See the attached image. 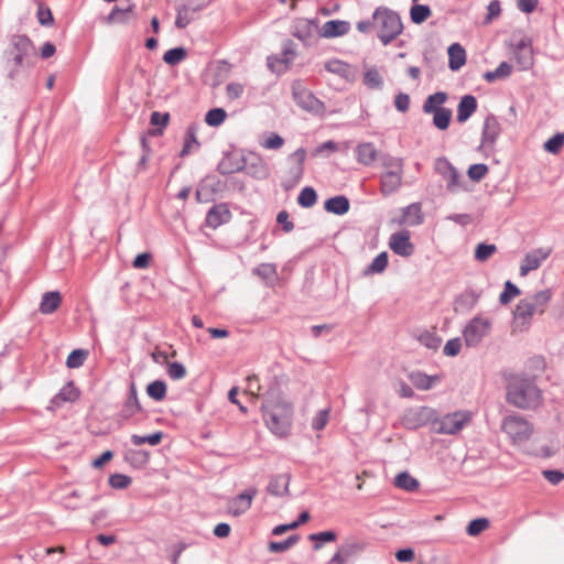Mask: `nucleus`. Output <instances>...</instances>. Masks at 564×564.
<instances>
[{
	"label": "nucleus",
	"mask_w": 564,
	"mask_h": 564,
	"mask_svg": "<svg viewBox=\"0 0 564 564\" xmlns=\"http://www.w3.org/2000/svg\"><path fill=\"white\" fill-rule=\"evenodd\" d=\"M166 384L162 380H155L147 387L148 395L155 401H162L166 395Z\"/></svg>",
	"instance_id": "obj_42"
},
{
	"label": "nucleus",
	"mask_w": 564,
	"mask_h": 564,
	"mask_svg": "<svg viewBox=\"0 0 564 564\" xmlns=\"http://www.w3.org/2000/svg\"><path fill=\"white\" fill-rule=\"evenodd\" d=\"M349 31V24L345 21L332 20L324 23L321 34L324 37H336L346 34Z\"/></svg>",
	"instance_id": "obj_26"
},
{
	"label": "nucleus",
	"mask_w": 564,
	"mask_h": 564,
	"mask_svg": "<svg viewBox=\"0 0 564 564\" xmlns=\"http://www.w3.org/2000/svg\"><path fill=\"white\" fill-rule=\"evenodd\" d=\"M177 14L175 19V25L178 29L186 28L192 20L194 19L195 9L188 8L186 6L177 7Z\"/></svg>",
	"instance_id": "obj_36"
},
{
	"label": "nucleus",
	"mask_w": 564,
	"mask_h": 564,
	"mask_svg": "<svg viewBox=\"0 0 564 564\" xmlns=\"http://www.w3.org/2000/svg\"><path fill=\"white\" fill-rule=\"evenodd\" d=\"M306 160V151L303 148L295 150L286 159L288 169L282 180V186L289 191L296 186L304 174V162Z\"/></svg>",
	"instance_id": "obj_7"
},
{
	"label": "nucleus",
	"mask_w": 564,
	"mask_h": 564,
	"mask_svg": "<svg viewBox=\"0 0 564 564\" xmlns=\"http://www.w3.org/2000/svg\"><path fill=\"white\" fill-rule=\"evenodd\" d=\"M409 378L412 384L420 390L431 389L432 386L441 379L438 376H427L420 371L412 372Z\"/></svg>",
	"instance_id": "obj_31"
},
{
	"label": "nucleus",
	"mask_w": 564,
	"mask_h": 564,
	"mask_svg": "<svg viewBox=\"0 0 564 564\" xmlns=\"http://www.w3.org/2000/svg\"><path fill=\"white\" fill-rule=\"evenodd\" d=\"M424 220L421 204H411L402 210V217L394 220L398 225L417 226Z\"/></svg>",
	"instance_id": "obj_19"
},
{
	"label": "nucleus",
	"mask_w": 564,
	"mask_h": 564,
	"mask_svg": "<svg viewBox=\"0 0 564 564\" xmlns=\"http://www.w3.org/2000/svg\"><path fill=\"white\" fill-rule=\"evenodd\" d=\"M477 110V100L471 95H465L462 97L457 106L456 119L459 123L467 121L474 112Z\"/></svg>",
	"instance_id": "obj_22"
},
{
	"label": "nucleus",
	"mask_w": 564,
	"mask_h": 564,
	"mask_svg": "<svg viewBox=\"0 0 564 564\" xmlns=\"http://www.w3.org/2000/svg\"><path fill=\"white\" fill-rule=\"evenodd\" d=\"M299 541V535H291L285 541L270 542L269 551L272 553H281L292 547Z\"/></svg>",
	"instance_id": "obj_54"
},
{
	"label": "nucleus",
	"mask_w": 564,
	"mask_h": 564,
	"mask_svg": "<svg viewBox=\"0 0 564 564\" xmlns=\"http://www.w3.org/2000/svg\"><path fill=\"white\" fill-rule=\"evenodd\" d=\"M460 347V339L454 338L445 344L443 351L446 356H456L459 352Z\"/></svg>",
	"instance_id": "obj_64"
},
{
	"label": "nucleus",
	"mask_w": 564,
	"mask_h": 564,
	"mask_svg": "<svg viewBox=\"0 0 564 564\" xmlns=\"http://www.w3.org/2000/svg\"><path fill=\"white\" fill-rule=\"evenodd\" d=\"M435 172L446 183V188L451 193H457L464 188L463 176L445 158H437L434 162Z\"/></svg>",
	"instance_id": "obj_10"
},
{
	"label": "nucleus",
	"mask_w": 564,
	"mask_h": 564,
	"mask_svg": "<svg viewBox=\"0 0 564 564\" xmlns=\"http://www.w3.org/2000/svg\"><path fill=\"white\" fill-rule=\"evenodd\" d=\"M447 100V94L443 91H437L435 94L430 95L423 104V111L425 113H432L440 109H445L442 107Z\"/></svg>",
	"instance_id": "obj_32"
},
{
	"label": "nucleus",
	"mask_w": 564,
	"mask_h": 564,
	"mask_svg": "<svg viewBox=\"0 0 564 564\" xmlns=\"http://www.w3.org/2000/svg\"><path fill=\"white\" fill-rule=\"evenodd\" d=\"M260 144L267 150H279L284 145V139L278 133L271 132L262 139Z\"/></svg>",
	"instance_id": "obj_49"
},
{
	"label": "nucleus",
	"mask_w": 564,
	"mask_h": 564,
	"mask_svg": "<svg viewBox=\"0 0 564 564\" xmlns=\"http://www.w3.org/2000/svg\"><path fill=\"white\" fill-rule=\"evenodd\" d=\"M62 303V295L58 291H50L43 294L39 311L42 314L54 313Z\"/></svg>",
	"instance_id": "obj_25"
},
{
	"label": "nucleus",
	"mask_w": 564,
	"mask_h": 564,
	"mask_svg": "<svg viewBox=\"0 0 564 564\" xmlns=\"http://www.w3.org/2000/svg\"><path fill=\"white\" fill-rule=\"evenodd\" d=\"M243 85L240 84V83H229L227 86H226V94H227V97L231 100L234 99H238L242 96L243 94Z\"/></svg>",
	"instance_id": "obj_63"
},
{
	"label": "nucleus",
	"mask_w": 564,
	"mask_h": 564,
	"mask_svg": "<svg viewBox=\"0 0 564 564\" xmlns=\"http://www.w3.org/2000/svg\"><path fill=\"white\" fill-rule=\"evenodd\" d=\"M502 430L516 445L527 442L533 432L532 425L523 417L517 415L506 417L502 422Z\"/></svg>",
	"instance_id": "obj_8"
},
{
	"label": "nucleus",
	"mask_w": 564,
	"mask_h": 564,
	"mask_svg": "<svg viewBox=\"0 0 564 564\" xmlns=\"http://www.w3.org/2000/svg\"><path fill=\"white\" fill-rule=\"evenodd\" d=\"M511 74V65L507 62H502L494 72H488L484 75V78L491 83L497 78H506Z\"/></svg>",
	"instance_id": "obj_51"
},
{
	"label": "nucleus",
	"mask_w": 564,
	"mask_h": 564,
	"mask_svg": "<svg viewBox=\"0 0 564 564\" xmlns=\"http://www.w3.org/2000/svg\"><path fill=\"white\" fill-rule=\"evenodd\" d=\"M328 419H329L328 410H322V411L317 412L312 421V427L316 431L323 430L326 426Z\"/></svg>",
	"instance_id": "obj_62"
},
{
	"label": "nucleus",
	"mask_w": 564,
	"mask_h": 564,
	"mask_svg": "<svg viewBox=\"0 0 564 564\" xmlns=\"http://www.w3.org/2000/svg\"><path fill=\"white\" fill-rule=\"evenodd\" d=\"M471 421L469 411H456L432 421V430L437 434H456Z\"/></svg>",
	"instance_id": "obj_6"
},
{
	"label": "nucleus",
	"mask_w": 564,
	"mask_h": 564,
	"mask_svg": "<svg viewBox=\"0 0 564 564\" xmlns=\"http://www.w3.org/2000/svg\"><path fill=\"white\" fill-rule=\"evenodd\" d=\"M290 481L291 476L289 474L276 475L270 479L267 490L272 496H288L290 492Z\"/></svg>",
	"instance_id": "obj_20"
},
{
	"label": "nucleus",
	"mask_w": 564,
	"mask_h": 564,
	"mask_svg": "<svg viewBox=\"0 0 564 564\" xmlns=\"http://www.w3.org/2000/svg\"><path fill=\"white\" fill-rule=\"evenodd\" d=\"M432 15V11L427 6L414 4L410 10V18L413 23L421 24Z\"/></svg>",
	"instance_id": "obj_43"
},
{
	"label": "nucleus",
	"mask_w": 564,
	"mask_h": 564,
	"mask_svg": "<svg viewBox=\"0 0 564 564\" xmlns=\"http://www.w3.org/2000/svg\"><path fill=\"white\" fill-rule=\"evenodd\" d=\"M325 68L329 73L337 74L345 78H349V77L354 76L352 67L349 64L338 61V59H333V61L327 62L325 64Z\"/></svg>",
	"instance_id": "obj_34"
},
{
	"label": "nucleus",
	"mask_w": 564,
	"mask_h": 564,
	"mask_svg": "<svg viewBox=\"0 0 564 564\" xmlns=\"http://www.w3.org/2000/svg\"><path fill=\"white\" fill-rule=\"evenodd\" d=\"M372 24L378 37L384 45L398 37L403 30L399 14L387 8H378L373 12Z\"/></svg>",
	"instance_id": "obj_3"
},
{
	"label": "nucleus",
	"mask_w": 564,
	"mask_h": 564,
	"mask_svg": "<svg viewBox=\"0 0 564 564\" xmlns=\"http://www.w3.org/2000/svg\"><path fill=\"white\" fill-rule=\"evenodd\" d=\"M366 549V543L359 540H350L343 543L337 553L347 562L350 557L359 555Z\"/></svg>",
	"instance_id": "obj_27"
},
{
	"label": "nucleus",
	"mask_w": 564,
	"mask_h": 564,
	"mask_svg": "<svg viewBox=\"0 0 564 564\" xmlns=\"http://www.w3.org/2000/svg\"><path fill=\"white\" fill-rule=\"evenodd\" d=\"M186 57V50L183 47H175L166 51L163 55V61L169 65H176Z\"/></svg>",
	"instance_id": "obj_50"
},
{
	"label": "nucleus",
	"mask_w": 564,
	"mask_h": 564,
	"mask_svg": "<svg viewBox=\"0 0 564 564\" xmlns=\"http://www.w3.org/2000/svg\"><path fill=\"white\" fill-rule=\"evenodd\" d=\"M36 18L42 26H52L54 24L52 10L43 2H39Z\"/></svg>",
	"instance_id": "obj_45"
},
{
	"label": "nucleus",
	"mask_w": 564,
	"mask_h": 564,
	"mask_svg": "<svg viewBox=\"0 0 564 564\" xmlns=\"http://www.w3.org/2000/svg\"><path fill=\"white\" fill-rule=\"evenodd\" d=\"M8 47L4 55L8 62H18L34 64L36 59V48L33 41L26 34H11L8 37Z\"/></svg>",
	"instance_id": "obj_5"
},
{
	"label": "nucleus",
	"mask_w": 564,
	"mask_h": 564,
	"mask_svg": "<svg viewBox=\"0 0 564 564\" xmlns=\"http://www.w3.org/2000/svg\"><path fill=\"white\" fill-rule=\"evenodd\" d=\"M394 485L400 489L414 491L419 487V481L408 473H400L394 478Z\"/></svg>",
	"instance_id": "obj_38"
},
{
	"label": "nucleus",
	"mask_w": 564,
	"mask_h": 564,
	"mask_svg": "<svg viewBox=\"0 0 564 564\" xmlns=\"http://www.w3.org/2000/svg\"><path fill=\"white\" fill-rule=\"evenodd\" d=\"M294 52L291 50H284L282 58H274L269 61V66L274 72H284L288 69L289 64L294 58Z\"/></svg>",
	"instance_id": "obj_40"
},
{
	"label": "nucleus",
	"mask_w": 564,
	"mask_h": 564,
	"mask_svg": "<svg viewBox=\"0 0 564 564\" xmlns=\"http://www.w3.org/2000/svg\"><path fill=\"white\" fill-rule=\"evenodd\" d=\"M381 165L384 172H403L404 162L403 159L384 154L381 156Z\"/></svg>",
	"instance_id": "obj_41"
},
{
	"label": "nucleus",
	"mask_w": 564,
	"mask_h": 564,
	"mask_svg": "<svg viewBox=\"0 0 564 564\" xmlns=\"http://www.w3.org/2000/svg\"><path fill=\"white\" fill-rule=\"evenodd\" d=\"M489 527V521L485 518L475 519L469 522L466 532L470 536H476Z\"/></svg>",
	"instance_id": "obj_55"
},
{
	"label": "nucleus",
	"mask_w": 564,
	"mask_h": 564,
	"mask_svg": "<svg viewBox=\"0 0 564 564\" xmlns=\"http://www.w3.org/2000/svg\"><path fill=\"white\" fill-rule=\"evenodd\" d=\"M166 372L173 380L183 379L187 373L186 368L181 362L170 361L166 364Z\"/></svg>",
	"instance_id": "obj_58"
},
{
	"label": "nucleus",
	"mask_w": 564,
	"mask_h": 564,
	"mask_svg": "<svg viewBox=\"0 0 564 564\" xmlns=\"http://www.w3.org/2000/svg\"><path fill=\"white\" fill-rule=\"evenodd\" d=\"M403 172H383L380 176V189L382 195L395 193L402 186Z\"/></svg>",
	"instance_id": "obj_18"
},
{
	"label": "nucleus",
	"mask_w": 564,
	"mask_h": 564,
	"mask_svg": "<svg viewBox=\"0 0 564 564\" xmlns=\"http://www.w3.org/2000/svg\"><path fill=\"white\" fill-rule=\"evenodd\" d=\"M241 169L246 174L257 180H265L270 175L268 163L260 155L253 153L246 158Z\"/></svg>",
	"instance_id": "obj_14"
},
{
	"label": "nucleus",
	"mask_w": 564,
	"mask_h": 564,
	"mask_svg": "<svg viewBox=\"0 0 564 564\" xmlns=\"http://www.w3.org/2000/svg\"><path fill=\"white\" fill-rule=\"evenodd\" d=\"M8 78L12 82V85L14 83H20L24 79H26V68L32 67L34 64L30 63H22L19 65L18 62H8Z\"/></svg>",
	"instance_id": "obj_29"
},
{
	"label": "nucleus",
	"mask_w": 564,
	"mask_h": 564,
	"mask_svg": "<svg viewBox=\"0 0 564 564\" xmlns=\"http://www.w3.org/2000/svg\"><path fill=\"white\" fill-rule=\"evenodd\" d=\"M519 294L520 290L510 281H507L505 284V290L499 296V301L501 304H508L512 299H514Z\"/></svg>",
	"instance_id": "obj_59"
},
{
	"label": "nucleus",
	"mask_w": 564,
	"mask_h": 564,
	"mask_svg": "<svg viewBox=\"0 0 564 564\" xmlns=\"http://www.w3.org/2000/svg\"><path fill=\"white\" fill-rule=\"evenodd\" d=\"M258 490L256 488H250L245 492L238 495L232 498L228 502V512L235 517H239L247 512L252 503L253 498L257 496Z\"/></svg>",
	"instance_id": "obj_17"
},
{
	"label": "nucleus",
	"mask_w": 564,
	"mask_h": 564,
	"mask_svg": "<svg viewBox=\"0 0 564 564\" xmlns=\"http://www.w3.org/2000/svg\"><path fill=\"white\" fill-rule=\"evenodd\" d=\"M409 230H400L392 234L389 238V248L398 256L410 257L414 251Z\"/></svg>",
	"instance_id": "obj_12"
},
{
	"label": "nucleus",
	"mask_w": 564,
	"mask_h": 564,
	"mask_svg": "<svg viewBox=\"0 0 564 564\" xmlns=\"http://www.w3.org/2000/svg\"><path fill=\"white\" fill-rule=\"evenodd\" d=\"M496 250L497 247L495 245L479 243L475 251V258L478 261H486L496 252Z\"/></svg>",
	"instance_id": "obj_60"
},
{
	"label": "nucleus",
	"mask_w": 564,
	"mask_h": 564,
	"mask_svg": "<svg viewBox=\"0 0 564 564\" xmlns=\"http://www.w3.org/2000/svg\"><path fill=\"white\" fill-rule=\"evenodd\" d=\"M551 296V292L549 290H544L522 299L514 310L516 325L527 327L533 315L543 314L547 307Z\"/></svg>",
	"instance_id": "obj_4"
},
{
	"label": "nucleus",
	"mask_w": 564,
	"mask_h": 564,
	"mask_svg": "<svg viewBox=\"0 0 564 564\" xmlns=\"http://www.w3.org/2000/svg\"><path fill=\"white\" fill-rule=\"evenodd\" d=\"M466 63V52L464 47L454 43L448 47V66L452 70L459 69Z\"/></svg>",
	"instance_id": "obj_28"
},
{
	"label": "nucleus",
	"mask_w": 564,
	"mask_h": 564,
	"mask_svg": "<svg viewBox=\"0 0 564 564\" xmlns=\"http://www.w3.org/2000/svg\"><path fill=\"white\" fill-rule=\"evenodd\" d=\"M520 70H528L534 64L533 48L529 39H521L513 51Z\"/></svg>",
	"instance_id": "obj_15"
},
{
	"label": "nucleus",
	"mask_w": 564,
	"mask_h": 564,
	"mask_svg": "<svg viewBox=\"0 0 564 564\" xmlns=\"http://www.w3.org/2000/svg\"><path fill=\"white\" fill-rule=\"evenodd\" d=\"M134 4L129 0L123 7H115L111 13L108 15V22L124 23L130 20L133 15Z\"/></svg>",
	"instance_id": "obj_30"
},
{
	"label": "nucleus",
	"mask_w": 564,
	"mask_h": 564,
	"mask_svg": "<svg viewBox=\"0 0 564 564\" xmlns=\"http://www.w3.org/2000/svg\"><path fill=\"white\" fill-rule=\"evenodd\" d=\"M199 147V142L196 138V129L194 127H189L185 134L184 145L181 151V155L185 156L191 153L193 149H197Z\"/></svg>",
	"instance_id": "obj_44"
},
{
	"label": "nucleus",
	"mask_w": 564,
	"mask_h": 564,
	"mask_svg": "<svg viewBox=\"0 0 564 564\" xmlns=\"http://www.w3.org/2000/svg\"><path fill=\"white\" fill-rule=\"evenodd\" d=\"M316 199H317L316 192L312 187H305L301 191V193L297 197V203L302 207L310 208L316 203Z\"/></svg>",
	"instance_id": "obj_53"
},
{
	"label": "nucleus",
	"mask_w": 564,
	"mask_h": 564,
	"mask_svg": "<svg viewBox=\"0 0 564 564\" xmlns=\"http://www.w3.org/2000/svg\"><path fill=\"white\" fill-rule=\"evenodd\" d=\"M507 400L518 408H536L541 403V391L532 380L512 376L508 382Z\"/></svg>",
	"instance_id": "obj_2"
},
{
	"label": "nucleus",
	"mask_w": 564,
	"mask_h": 564,
	"mask_svg": "<svg viewBox=\"0 0 564 564\" xmlns=\"http://www.w3.org/2000/svg\"><path fill=\"white\" fill-rule=\"evenodd\" d=\"M564 145V133H556L543 145L544 150L552 154H558Z\"/></svg>",
	"instance_id": "obj_48"
},
{
	"label": "nucleus",
	"mask_w": 564,
	"mask_h": 564,
	"mask_svg": "<svg viewBox=\"0 0 564 564\" xmlns=\"http://www.w3.org/2000/svg\"><path fill=\"white\" fill-rule=\"evenodd\" d=\"M433 115V124L440 130H446L449 127L453 112L449 108L440 109Z\"/></svg>",
	"instance_id": "obj_37"
},
{
	"label": "nucleus",
	"mask_w": 564,
	"mask_h": 564,
	"mask_svg": "<svg viewBox=\"0 0 564 564\" xmlns=\"http://www.w3.org/2000/svg\"><path fill=\"white\" fill-rule=\"evenodd\" d=\"M88 356V350L76 348L73 349L66 358V367L69 369H75L84 365L86 358Z\"/></svg>",
	"instance_id": "obj_39"
},
{
	"label": "nucleus",
	"mask_w": 564,
	"mask_h": 564,
	"mask_svg": "<svg viewBox=\"0 0 564 564\" xmlns=\"http://www.w3.org/2000/svg\"><path fill=\"white\" fill-rule=\"evenodd\" d=\"M364 83L370 88H379L382 85V78L376 68H369L364 75Z\"/></svg>",
	"instance_id": "obj_57"
},
{
	"label": "nucleus",
	"mask_w": 564,
	"mask_h": 564,
	"mask_svg": "<svg viewBox=\"0 0 564 564\" xmlns=\"http://www.w3.org/2000/svg\"><path fill=\"white\" fill-rule=\"evenodd\" d=\"M551 253L550 247L536 248L525 253L520 264V275L525 276L531 271L538 270Z\"/></svg>",
	"instance_id": "obj_11"
},
{
	"label": "nucleus",
	"mask_w": 564,
	"mask_h": 564,
	"mask_svg": "<svg viewBox=\"0 0 564 564\" xmlns=\"http://www.w3.org/2000/svg\"><path fill=\"white\" fill-rule=\"evenodd\" d=\"M231 215L226 205L220 204L212 207L206 217V224L212 228H217L227 223Z\"/></svg>",
	"instance_id": "obj_21"
},
{
	"label": "nucleus",
	"mask_w": 564,
	"mask_h": 564,
	"mask_svg": "<svg viewBox=\"0 0 564 564\" xmlns=\"http://www.w3.org/2000/svg\"><path fill=\"white\" fill-rule=\"evenodd\" d=\"M132 482V479L123 474H113L109 478V484L115 489L128 488Z\"/></svg>",
	"instance_id": "obj_61"
},
{
	"label": "nucleus",
	"mask_w": 564,
	"mask_h": 564,
	"mask_svg": "<svg viewBox=\"0 0 564 564\" xmlns=\"http://www.w3.org/2000/svg\"><path fill=\"white\" fill-rule=\"evenodd\" d=\"M163 438V433L162 432H156V433H153L151 435H148V436H140V435H132L131 436V441L133 443V445L135 446H140V445H143L145 443L152 445V446H155L158 444L161 443Z\"/></svg>",
	"instance_id": "obj_52"
},
{
	"label": "nucleus",
	"mask_w": 564,
	"mask_h": 564,
	"mask_svg": "<svg viewBox=\"0 0 564 564\" xmlns=\"http://www.w3.org/2000/svg\"><path fill=\"white\" fill-rule=\"evenodd\" d=\"M492 328V321L488 317L476 316L465 327L463 338L468 347L477 346L487 337Z\"/></svg>",
	"instance_id": "obj_9"
},
{
	"label": "nucleus",
	"mask_w": 564,
	"mask_h": 564,
	"mask_svg": "<svg viewBox=\"0 0 564 564\" xmlns=\"http://www.w3.org/2000/svg\"><path fill=\"white\" fill-rule=\"evenodd\" d=\"M388 260H389L388 253L386 251H382L366 268L365 274L370 275V274H376V273H382L388 265Z\"/></svg>",
	"instance_id": "obj_35"
},
{
	"label": "nucleus",
	"mask_w": 564,
	"mask_h": 564,
	"mask_svg": "<svg viewBox=\"0 0 564 564\" xmlns=\"http://www.w3.org/2000/svg\"><path fill=\"white\" fill-rule=\"evenodd\" d=\"M325 209L336 215H344L349 210V200L345 196H335L325 202Z\"/></svg>",
	"instance_id": "obj_33"
},
{
	"label": "nucleus",
	"mask_w": 564,
	"mask_h": 564,
	"mask_svg": "<svg viewBox=\"0 0 564 564\" xmlns=\"http://www.w3.org/2000/svg\"><path fill=\"white\" fill-rule=\"evenodd\" d=\"M488 166L486 164H473L469 166L467 174L474 182H480L488 174Z\"/></svg>",
	"instance_id": "obj_56"
},
{
	"label": "nucleus",
	"mask_w": 564,
	"mask_h": 564,
	"mask_svg": "<svg viewBox=\"0 0 564 564\" xmlns=\"http://www.w3.org/2000/svg\"><path fill=\"white\" fill-rule=\"evenodd\" d=\"M501 132V126L495 116L486 117L484 121L481 147L492 150Z\"/></svg>",
	"instance_id": "obj_16"
},
{
	"label": "nucleus",
	"mask_w": 564,
	"mask_h": 564,
	"mask_svg": "<svg viewBox=\"0 0 564 564\" xmlns=\"http://www.w3.org/2000/svg\"><path fill=\"white\" fill-rule=\"evenodd\" d=\"M267 427L276 436L284 437L292 426L293 406L281 397L265 400L261 406Z\"/></svg>",
	"instance_id": "obj_1"
},
{
	"label": "nucleus",
	"mask_w": 564,
	"mask_h": 564,
	"mask_svg": "<svg viewBox=\"0 0 564 564\" xmlns=\"http://www.w3.org/2000/svg\"><path fill=\"white\" fill-rule=\"evenodd\" d=\"M356 159L362 165H371L378 159V151L370 142H364L356 147Z\"/></svg>",
	"instance_id": "obj_23"
},
{
	"label": "nucleus",
	"mask_w": 564,
	"mask_h": 564,
	"mask_svg": "<svg viewBox=\"0 0 564 564\" xmlns=\"http://www.w3.org/2000/svg\"><path fill=\"white\" fill-rule=\"evenodd\" d=\"M417 340L429 349H437L441 344V338L435 334V332L424 330L422 332Z\"/></svg>",
	"instance_id": "obj_47"
},
{
	"label": "nucleus",
	"mask_w": 564,
	"mask_h": 564,
	"mask_svg": "<svg viewBox=\"0 0 564 564\" xmlns=\"http://www.w3.org/2000/svg\"><path fill=\"white\" fill-rule=\"evenodd\" d=\"M79 390L75 387L73 381L67 382L57 394L52 399V403L61 406L65 402H74L79 398Z\"/></svg>",
	"instance_id": "obj_24"
},
{
	"label": "nucleus",
	"mask_w": 564,
	"mask_h": 564,
	"mask_svg": "<svg viewBox=\"0 0 564 564\" xmlns=\"http://www.w3.org/2000/svg\"><path fill=\"white\" fill-rule=\"evenodd\" d=\"M226 118L227 113L223 108H214L206 113L205 122L210 127H218Z\"/></svg>",
	"instance_id": "obj_46"
},
{
	"label": "nucleus",
	"mask_w": 564,
	"mask_h": 564,
	"mask_svg": "<svg viewBox=\"0 0 564 564\" xmlns=\"http://www.w3.org/2000/svg\"><path fill=\"white\" fill-rule=\"evenodd\" d=\"M292 94L295 102L303 109L314 111L319 108V100L301 82H294Z\"/></svg>",
	"instance_id": "obj_13"
}]
</instances>
